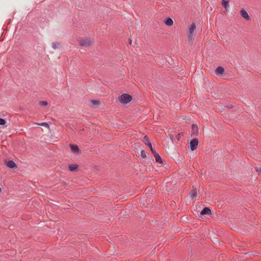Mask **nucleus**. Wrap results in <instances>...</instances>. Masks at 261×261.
Returning a JSON list of instances; mask_svg holds the SVG:
<instances>
[{
    "mask_svg": "<svg viewBox=\"0 0 261 261\" xmlns=\"http://www.w3.org/2000/svg\"><path fill=\"white\" fill-rule=\"evenodd\" d=\"M196 30V24L195 22H193L190 26L188 33V40L190 43H192L195 38V35L194 34V31Z\"/></svg>",
    "mask_w": 261,
    "mask_h": 261,
    "instance_id": "f257e3e1",
    "label": "nucleus"
},
{
    "mask_svg": "<svg viewBox=\"0 0 261 261\" xmlns=\"http://www.w3.org/2000/svg\"><path fill=\"white\" fill-rule=\"evenodd\" d=\"M92 43V40L90 38H84L79 40V44L84 47L89 46Z\"/></svg>",
    "mask_w": 261,
    "mask_h": 261,
    "instance_id": "f03ea898",
    "label": "nucleus"
},
{
    "mask_svg": "<svg viewBox=\"0 0 261 261\" xmlns=\"http://www.w3.org/2000/svg\"><path fill=\"white\" fill-rule=\"evenodd\" d=\"M90 107L94 108H98L100 105V101L97 99H91L89 101Z\"/></svg>",
    "mask_w": 261,
    "mask_h": 261,
    "instance_id": "7ed1b4c3",
    "label": "nucleus"
},
{
    "mask_svg": "<svg viewBox=\"0 0 261 261\" xmlns=\"http://www.w3.org/2000/svg\"><path fill=\"white\" fill-rule=\"evenodd\" d=\"M198 139L194 138L192 139L190 142V148L192 150H195L198 145Z\"/></svg>",
    "mask_w": 261,
    "mask_h": 261,
    "instance_id": "20e7f679",
    "label": "nucleus"
},
{
    "mask_svg": "<svg viewBox=\"0 0 261 261\" xmlns=\"http://www.w3.org/2000/svg\"><path fill=\"white\" fill-rule=\"evenodd\" d=\"M198 134V128L196 125H192L191 130V137H196Z\"/></svg>",
    "mask_w": 261,
    "mask_h": 261,
    "instance_id": "39448f33",
    "label": "nucleus"
},
{
    "mask_svg": "<svg viewBox=\"0 0 261 261\" xmlns=\"http://www.w3.org/2000/svg\"><path fill=\"white\" fill-rule=\"evenodd\" d=\"M240 14L241 16L246 20H249L250 17L248 15L247 12L244 9H242L240 11Z\"/></svg>",
    "mask_w": 261,
    "mask_h": 261,
    "instance_id": "423d86ee",
    "label": "nucleus"
},
{
    "mask_svg": "<svg viewBox=\"0 0 261 261\" xmlns=\"http://www.w3.org/2000/svg\"><path fill=\"white\" fill-rule=\"evenodd\" d=\"M225 71L224 68L221 66H218L215 70V72L216 75H221L224 73Z\"/></svg>",
    "mask_w": 261,
    "mask_h": 261,
    "instance_id": "0eeeda50",
    "label": "nucleus"
},
{
    "mask_svg": "<svg viewBox=\"0 0 261 261\" xmlns=\"http://www.w3.org/2000/svg\"><path fill=\"white\" fill-rule=\"evenodd\" d=\"M132 99H118V102L120 104L124 106L130 102Z\"/></svg>",
    "mask_w": 261,
    "mask_h": 261,
    "instance_id": "6e6552de",
    "label": "nucleus"
},
{
    "mask_svg": "<svg viewBox=\"0 0 261 261\" xmlns=\"http://www.w3.org/2000/svg\"><path fill=\"white\" fill-rule=\"evenodd\" d=\"M164 22L165 24L167 26H171L173 24V21L172 19L169 17H167L165 20Z\"/></svg>",
    "mask_w": 261,
    "mask_h": 261,
    "instance_id": "1a4fd4ad",
    "label": "nucleus"
},
{
    "mask_svg": "<svg viewBox=\"0 0 261 261\" xmlns=\"http://www.w3.org/2000/svg\"><path fill=\"white\" fill-rule=\"evenodd\" d=\"M200 214L202 215H210L211 214V211L208 207L204 208L200 213Z\"/></svg>",
    "mask_w": 261,
    "mask_h": 261,
    "instance_id": "9d476101",
    "label": "nucleus"
},
{
    "mask_svg": "<svg viewBox=\"0 0 261 261\" xmlns=\"http://www.w3.org/2000/svg\"><path fill=\"white\" fill-rule=\"evenodd\" d=\"M7 166L12 169H14L17 167L16 164L13 161H9L7 163Z\"/></svg>",
    "mask_w": 261,
    "mask_h": 261,
    "instance_id": "9b49d317",
    "label": "nucleus"
},
{
    "mask_svg": "<svg viewBox=\"0 0 261 261\" xmlns=\"http://www.w3.org/2000/svg\"><path fill=\"white\" fill-rule=\"evenodd\" d=\"M222 5L224 7L226 11H228L229 8V1L228 0H222Z\"/></svg>",
    "mask_w": 261,
    "mask_h": 261,
    "instance_id": "f8f14e48",
    "label": "nucleus"
},
{
    "mask_svg": "<svg viewBox=\"0 0 261 261\" xmlns=\"http://www.w3.org/2000/svg\"><path fill=\"white\" fill-rule=\"evenodd\" d=\"M154 156L155 158V161L156 162L162 164V160L161 158V156L159 155V154L157 153H154Z\"/></svg>",
    "mask_w": 261,
    "mask_h": 261,
    "instance_id": "ddd939ff",
    "label": "nucleus"
},
{
    "mask_svg": "<svg viewBox=\"0 0 261 261\" xmlns=\"http://www.w3.org/2000/svg\"><path fill=\"white\" fill-rule=\"evenodd\" d=\"M71 150L74 152H78L79 151V147L75 145H70Z\"/></svg>",
    "mask_w": 261,
    "mask_h": 261,
    "instance_id": "4468645a",
    "label": "nucleus"
},
{
    "mask_svg": "<svg viewBox=\"0 0 261 261\" xmlns=\"http://www.w3.org/2000/svg\"><path fill=\"white\" fill-rule=\"evenodd\" d=\"M68 168L70 171H75L77 168V165L76 164H70L68 165Z\"/></svg>",
    "mask_w": 261,
    "mask_h": 261,
    "instance_id": "2eb2a0df",
    "label": "nucleus"
},
{
    "mask_svg": "<svg viewBox=\"0 0 261 261\" xmlns=\"http://www.w3.org/2000/svg\"><path fill=\"white\" fill-rule=\"evenodd\" d=\"M60 44L58 42H54L52 43L51 47L53 49H56L60 47Z\"/></svg>",
    "mask_w": 261,
    "mask_h": 261,
    "instance_id": "dca6fc26",
    "label": "nucleus"
},
{
    "mask_svg": "<svg viewBox=\"0 0 261 261\" xmlns=\"http://www.w3.org/2000/svg\"><path fill=\"white\" fill-rule=\"evenodd\" d=\"M117 98H133V97H132V95H129L128 94L124 93L121 95H118Z\"/></svg>",
    "mask_w": 261,
    "mask_h": 261,
    "instance_id": "f3484780",
    "label": "nucleus"
},
{
    "mask_svg": "<svg viewBox=\"0 0 261 261\" xmlns=\"http://www.w3.org/2000/svg\"><path fill=\"white\" fill-rule=\"evenodd\" d=\"M196 191L195 190H193L190 192L189 196L192 198H195L196 196Z\"/></svg>",
    "mask_w": 261,
    "mask_h": 261,
    "instance_id": "a211bd4d",
    "label": "nucleus"
},
{
    "mask_svg": "<svg viewBox=\"0 0 261 261\" xmlns=\"http://www.w3.org/2000/svg\"><path fill=\"white\" fill-rule=\"evenodd\" d=\"M143 142L148 146V144L151 143L149 142L148 138L147 136H145V137H144Z\"/></svg>",
    "mask_w": 261,
    "mask_h": 261,
    "instance_id": "6ab92c4d",
    "label": "nucleus"
},
{
    "mask_svg": "<svg viewBox=\"0 0 261 261\" xmlns=\"http://www.w3.org/2000/svg\"><path fill=\"white\" fill-rule=\"evenodd\" d=\"M36 124L37 125H38L45 126V127H46V128H49V125L47 123H46V122H42V123H36Z\"/></svg>",
    "mask_w": 261,
    "mask_h": 261,
    "instance_id": "aec40b11",
    "label": "nucleus"
},
{
    "mask_svg": "<svg viewBox=\"0 0 261 261\" xmlns=\"http://www.w3.org/2000/svg\"><path fill=\"white\" fill-rule=\"evenodd\" d=\"M39 105L41 107L46 106L47 105V102L46 101H40L39 102Z\"/></svg>",
    "mask_w": 261,
    "mask_h": 261,
    "instance_id": "412c9836",
    "label": "nucleus"
},
{
    "mask_svg": "<svg viewBox=\"0 0 261 261\" xmlns=\"http://www.w3.org/2000/svg\"><path fill=\"white\" fill-rule=\"evenodd\" d=\"M148 147H149L150 150L151 151L152 153L154 154V153H156L152 148V145L151 143L148 144Z\"/></svg>",
    "mask_w": 261,
    "mask_h": 261,
    "instance_id": "4be33fe9",
    "label": "nucleus"
},
{
    "mask_svg": "<svg viewBox=\"0 0 261 261\" xmlns=\"http://www.w3.org/2000/svg\"><path fill=\"white\" fill-rule=\"evenodd\" d=\"M141 155L143 158H145L146 156V153L144 150L141 151Z\"/></svg>",
    "mask_w": 261,
    "mask_h": 261,
    "instance_id": "5701e85b",
    "label": "nucleus"
},
{
    "mask_svg": "<svg viewBox=\"0 0 261 261\" xmlns=\"http://www.w3.org/2000/svg\"><path fill=\"white\" fill-rule=\"evenodd\" d=\"M6 121L4 119L0 118V125H4L6 123Z\"/></svg>",
    "mask_w": 261,
    "mask_h": 261,
    "instance_id": "b1692460",
    "label": "nucleus"
},
{
    "mask_svg": "<svg viewBox=\"0 0 261 261\" xmlns=\"http://www.w3.org/2000/svg\"><path fill=\"white\" fill-rule=\"evenodd\" d=\"M256 170L259 173L261 174V168H257Z\"/></svg>",
    "mask_w": 261,
    "mask_h": 261,
    "instance_id": "393cba45",
    "label": "nucleus"
},
{
    "mask_svg": "<svg viewBox=\"0 0 261 261\" xmlns=\"http://www.w3.org/2000/svg\"><path fill=\"white\" fill-rule=\"evenodd\" d=\"M128 41H129V43L131 45V44H132V39L129 38V39H128Z\"/></svg>",
    "mask_w": 261,
    "mask_h": 261,
    "instance_id": "a878e982",
    "label": "nucleus"
},
{
    "mask_svg": "<svg viewBox=\"0 0 261 261\" xmlns=\"http://www.w3.org/2000/svg\"><path fill=\"white\" fill-rule=\"evenodd\" d=\"M179 138V134H178V136H177V139H178Z\"/></svg>",
    "mask_w": 261,
    "mask_h": 261,
    "instance_id": "bb28decb",
    "label": "nucleus"
},
{
    "mask_svg": "<svg viewBox=\"0 0 261 261\" xmlns=\"http://www.w3.org/2000/svg\"><path fill=\"white\" fill-rule=\"evenodd\" d=\"M1 191H2V189H1V188H0V193L1 192Z\"/></svg>",
    "mask_w": 261,
    "mask_h": 261,
    "instance_id": "cd10ccee",
    "label": "nucleus"
}]
</instances>
